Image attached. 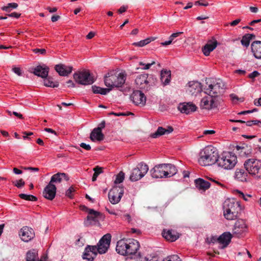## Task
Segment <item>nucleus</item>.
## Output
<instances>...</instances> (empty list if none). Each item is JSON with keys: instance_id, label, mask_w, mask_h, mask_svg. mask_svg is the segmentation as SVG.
Listing matches in <instances>:
<instances>
[{"instance_id": "nucleus-39", "label": "nucleus", "mask_w": 261, "mask_h": 261, "mask_svg": "<svg viewBox=\"0 0 261 261\" xmlns=\"http://www.w3.org/2000/svg\"><path fill=\"white\" fill-rule=\"evenodd\" d=\"M44 85L46 87L55 88L59 86V83L57 81L53 82L50 77L44 80Z\"/></svg>"}, {"instance_id": "nucleus-11", "label": "nucleus", "mask_w": 261, "mask_h": 261, "mask_svg": "<svg viewBox=\"0 0 261 261\" xmlns=\"http://www.w3.org/2000/svg\"><path fill=\"white\" fill-rule=\"evenodd\" d=\"M104 218V216L102 213L94 210H90L89 214L87 217V220L85 221V225L86 226L99 225L100 224L99 222L103 220Z\"/></svg>"}, {"instance_id": "nucleus-6", "label": "nucleus", "mask_w": 261, "mask_h": 261, "mask_svg": "<svg viewBox=\"0 0 261 261\" xmlns=\"http://www.w3.org/2000/svg\"><path fill=\"white\" fill-rule=\"evenodd\" d=\"M206 84L208 87L205 89V93L218 99H221L219 95L223 92L225 88L224 83L221 80L217 79L210 84L207 82Z\"/></svg>"}, {"instance_id": "nucleus-38", "label": "nucleus", "mask_w": 261, "mask_h": 261, "mask_svg": "<svg viewBox=\"0 0 261 261\" xmlns=\"http://www.w3.org/2000/svg\"><path fill=\"white\" fill-rule=\"evenodd\" d=\"M87 252H90L94 258H95L99 253V247L97 246H87Z\"/></svg>"}, {"instance_id": "nucleus-48", "label": "nucleus", "mask_w": 261, "mask_h": 261, "mask_svg": "<svg viewBox=\"0 0 261 261\" xmlns=\"http://www.w3.org/2000/svg\"><path fill=\"white\" fill-rule=\"evenodd\" d=\"M163 261H181L177 255H173L165 258Z\"/></svg>"}, {"instance_id": "nucleus-7", "label": "nucleus", "mask_w": 261, "mask_h": 261, "mask_svg": "<svg viewBox=\"0 0 261 261\" xmlns=\"http://www.w3.org/2000/svg\"><path fill=\"white\" fill-rule=\"evenodd\" d=\"M246 170L257 179L261 178V162L254 159L247 160L244 163Z\"/></svg>"}, {"instance_id": "nucleus-21", "label": "nucleus", "mask_w": 261, "mask_h": 261, "mask_svg": "<svg viewBox=\"0 0 261 261\" xmlns=\"http://www.w3.org/2000/svg\"><path fill=\"white\" fill-rule=\"evenodd\" d=\"M197 107L192 102H183L178 106V109L182 113L190 114L196 111Z\"/></svg>"}, {"instance_id": "nucleus-26", "label": "nucleus", "mask_w": 261, "mask_h": 261, "mask_svg": "<svg viewBox=\"0 0 261 261\" xmlns=\"http://www.w3.org/2000/svg\"><path fill=\"white\" fill-rule=\"evenodd\" d=\"M251 51L254 57L258 59H261V41H253L251 45Z\"/></svg>"}, {"instance_id": "nucleus-29", "label": "nucleus", "mask_w": 261, "mask_h": 261, "mask_svg": "<svg viewBox=\"0 0 261 261\" xmlns=\"http://www.w3.org/2000/svg\"><path fill=\"white\" fill-rule=\"evenodd\" d=\"M105 136L102 131H99V128H94L91 132L90 138L91 141L95 142H100L104 139Z\"/></svg>"}, {"instance_id": "nucleus-28", "label": "nucleus", "mask_w": 261, "mask_h": 261, "mask_svg": "<svg viewBox=\"0 0 261 261\" xmlns=\"http://www.w3.org/2000/svg\"><path fill=\"white\" fill-rule=\"evenodd\" d=\"M48 71V67L39 65L34 68L33 72L35 75L43 79L47 77Z\"/></svg>"}, {"instance_id": "nucleus-34", "label": "nucleus", "mask_w": 261, "mask_h": 261, "mask_svg": "<svg viewBox=\"0 0 261 261\" xmlns=\"http://www.w3.org/2000/svg\"><path fill=\"white\" fill-rule=\"evenodd\" d=\"M237 149L239 155L242 158L248 157L252 153L251 148H237Z\"/></svg>"}, {"instance_id": "nucleus-30", "label": "nucleus", "mask_w": 261, "mask_h": 261, "mask_svg": "<svg viewBox=\"0 0 261 261\" xmlns=\"http://www.w3.org/2000/svg\"><path fill=\"white\" fill-rule=\"evenodd\" d=\"M171 71L167 69H163L161 71L160 79L163 84L165 86L170 82L171 80Z\"/></svg>"}, {"instance_id": "nucleus-62", "label": "nucleus", "mask_w": 261, "mask_h": 261, "mask_svg": "<svg viewBox=\"0 0 261 261\" xmlns=\"http://www.w3.org/2000/svg\"><path fill=\"white\" fill-rule=\"evenodd\" d=\"M240 22H241V19H236V20L232 21V22H231L230 23V25L231 26H235V25H237Z\"/></svg>"}, {"instance_id": "nucleus-1", "label": "nucleus", "mask_w": 261, "mask_h": 261, "mask_svg": "<svg viewBox=\"0 0 261 261\" xmlns=\"http://www.w3.org/2000/svg\"><path fill=\"white\" fill-rule=\"evenodd\" d=\"M140 248L139 242L133 239H122L117 242L116 251L122 255L135 254Z\"/></svg>"}, {"instance_id": "nucleus-12", "label": "nucleus", "mask_w": 261, "mask_h": 261, "mask_svg": "<svg viewBox=\"0 0 261 261\" xmlns=\"http://www.w3.org/2000/svg\"><path fill=\"white\" fill-rule=\"evenodd\" d=\"M124 194V187L122 186H115L109 193V198L111 203L113 204L119 203Z\"/></svg>"}, {"instance_id": "nucleus-63", "label": "nucleus", "mask_w": 261, "mask_h": 261, "mask_svg": "<svg viewBox=\"0 0 261 261\" xmlns=\"http://www.w3.org/2000/svg\"><path fill=\"white\" fill-rule=\"evenodd\" d=\"M12 113L14 115H15L16 117H18V118H19L20 119H23V117L22 115L21 114H20V113H18L17 112L13 111L12 112Z\"/></svg>"}, {"instance_id": "nucleus-27", "label": "nucleus", "mask_w": 261, "mask_h": 261, "mask_svg": "<svg viewBox=\"0 0 261 261\" xmlns=\"http://www.w3.org/2000/svg\"><path fill=\"white\" fill-rule=\"evenodd\" d=\"M64 180H69V176L65 173L58 172L51 177V180L49 182L54 184V183H61Z\"/></svg>"}, {"instance_id": "nucleus-37", "label": "nucleus", "mask_w": 261, "mask_h": 261, "mask_svg": "<svg viewBox=\"0 0 261 261\" xmlns=\"http://www.w3.org/2000/svg\"><path fill=\"white\" fill-rule=\"evenodd\" d=\"M92 89L94 93L102 95H106L111 90V88H103L95 85L92 86Z\"/></svg>"}, {"instance_id": "nucleus-51", "label": "nucleus", "mask_w": 261, "mask_h": 261, "mask_svg": "<svg viewBox=\"0 0 261 261\" xmlns=\"http://www.w3.org/2000/svg\"><path fill=\"white\" fill-rule=\"evenodd\" d=\"M33 51L35 54L44 55L46 53V50L44 48H35L33 49Z\"/></svg>"}, {"instance_id": "nucleus-10", "label": "nucleus", "mask_w": 261, "mask_h": 261, "mask_svg": "<svg viewBox=\"0 0 261 261\" xmlns=\"http://www.w3.org/2000/svg\"><path fill=\"white\" fill-rule=\"evenodd\" d=\"M221 102V99H218L211 95L203 97L200 102V108L202 109L212 110L217 108Z\"/></svg>"}, {"instance_id": "nucleus-44", "label": "nucleus", "mask_w": 261, "mask_h": 261, "mask_svg": "<svg viewBox=\"0 0 261 261\" xmlns=\"http://www.w3.org/2000/svg\"><path fill=\"white\" fill-rule=\"evenodd\" d=\"M18 7V4L15 3H9L7 6H4L2 8V9L3 11L9 12H10L11 8L12 9H16Z\"/></svg>"}, {"instance_id": "nucleus-13", "label": "nucleus", "mask_w": 261, "mask_h": 261, "mask_svg": "<svg viewBox=\"0 0 261 261\" xmlns=\"http://www.w3.org/2000/svg\"><path fill=\"white\" fill-rule=\"evenodd\" d=\"M112 236L110 233L104 235L99 241L97 246L99 247V253H106L110 246Z\"/></svg>"}, {"instance_id": "nucleus-50", "label": "nucleus", "mask_w": 261, "mask_h": 261, "mask_svg": "<svg viewBox=\"0 0 261 261\" xmlns=\"http://www.w3.org/2000/svg\"><path fill=\"white\" fill-rule=\"evenodd\" d=\"M12 183H13L15 187H17L18 188H21L25 185V182L23 181L22 179L16 181H12Z\"/></svg>"}, {"instance_id": "nucleus-55", "label": "nucleus", "mask_w": 261, "mask_h": 261, "mask_svg": "<svg viewBox=\"0 0 261 261\" xmlns=\"http://www.w3.org/2000/svg\"><path fill=\"white\" fill-rule=\"evenodd\" d=\"M183 33V32H177V33H173L169 37V39H171L172 41L173 40V39L176 38V37H178L180 35L182 34Z\"/></svg>"}, {"instance_id": "nucleus-46", "label": "nucleus", "mask_w": 261, "mask_h": 261, "mask_svg": "<svg viewBox=\"0 0 261 261\" xmlns=\"http://www.w3.org/2000/svg\"><path fill=\"white\" fill-rule=\"evenodd\" d=\"M125 178V173L123 171H121L117 175L116 179L115 180V183L116 184H120L122 182Z\"/></svg>"}, {"instance_id": "nucleus-42", "label": "nucleus", "mask_w": 261, "mask_h": 261, "mask_svg": "<svg viewBox=\"0 0 261 261\" xmlns=\"http://www.w3.org/2000/svg\"><path fill=\"white\" fill-rule=\"evenodd\" d=\"M93 170L94 171V173L92 177V181H95L97 180V177L98 175L102 173L103 172V168L96 166L93 169Z\"/></svg>"}, {"instance_id": "nucleus-16", "label": "nucleus", "mask_w": 261, "mask_h": 261, "mask_svg": "<svg viewBox=\"0 0 261 261\" xmlns=\"http://www.w3.org/2000/svg\"><path fill=\"white\" fill-rule=\"evenodd\" d=\"M247 229V226L245 221L243 219H240L237 221L234 224L233 229V233L237 237H240Z\"/></svg>"}, {"instance_id": "nucleus-60", "label": "nucleus", "mask_w": 261, "mask_h": 261, "mask_svg": "<svg viewBox=\"0 0 261 261\" xmlns=\"http://www.w3.org/2000/svg\"><path fill=\"white\" fill-rule=\"evenodd\" d=\"M105 121H102L98 126L97 127H96V128H99V131H102V129L105 128Z\"/></svg>"}, {"instance_id": "nucleus-52", "label": "nucleus", "mask_w": 261, "mask_h": 261, "mask_svg": "<svg viewBox=\"0 0 261 261\" xmlns=\"http://www.w3.org/2000/svg\"><path fill=\"white\" fill-rule=\"evenodd\" d=\"M236 193L238 194V196L240 197L243 198L244 200H245V201L248 200V198H247L248 197H250V195H248L247 196H245L243 192H242L239 190H237Z\"/></svg>"}, {"instance_id": "nucleus-22", "label": "nucleus", "mask_w": 261, "mask_h": 261, "mask_svg": "<svg viewBox=\"0 0 261 261\" xmlns=\"http://www.w3.org/2000/svg\"><path fill=\"white\" fill-rule=\"evenodd\" d=\"M173 131V128L171 126H168L167 129L160 126L154 133H151L150 136L152 138H157L163 135H168Z\"/></svg>"}, {"instance_id": "nucleus-40", "label": "nucleus", "mask_w": 261, "mask_h": 261, "mask_svg": "<svg viewBox=\"0 0 261 261\" xmlns=\"http://www.w3.org/2000/svg\"><path fill=\"white\" fill-rule=\"evenodd\" d=\"M137 261H158V257L156 256H153L150 257H143L141 253H139Z\"/></svg>"}, {"instance_id": "nucleus-23", "label": "nucleus", "mask_w": 261, "mask_h": 261, "mask_svg": "<svg viewBox=\"0 0 261 261\" xmlns=\"http://www.w3.org/2000/svg\"><path fill=\"white\" fill-rule=\"evenodd\" d=\"M218 42L215 39L209 40L202 48L203 54L206 56H209L210 53L216 48Z\"/></svg>"}, {"instance_id": "nucleus-33", "label": "nucleus", "mask_w": 261, "mask_h": 261, "mask_svg": "<svg viewBox=\"0 0 261 261\" xmlns=\"http://www.w3.org/2000/svg\"><path fill=\"white\" fill-rule=\"evenodd\" d=\"M165 164V169L166 172V174H167V178L171 177L175 174H176L177 172V169H176L175 166L172 164Z\"/></svg>"}, {"instance_id": "nucleus-24", "label": "nucleus", "mask_w": 261, "mask_h": 261, "mask_svg": "<svg viewBox=\"0 0 261 261\" xmlns=\"http://www.w3.org/2000/svg\"><path fill=\"white\" fill-rule=\"evenodd\" d=\"M56 71L61 76H67L72 70V66H67L64 64H58L55 66Z\"/></svg>"}, {"instance_id": "nucleus-43", "label": "nucleus", "mask_w": 261, "mask_h": 261, "mask_svg": "<svg viewBox=\"0 0 261 261\" xmlns=\"http://www.w3.org/2000/svg\"><path fill=\"white\" fill-rule=\"evenodd\" d=\"M151 40H152L150 38H148L139 42H134L133 45L136 46L143 47L150 43Z\"/></svg>"}, {"instance_id": "nucleus-35", "label": "nucleus", "mask_w": 261, "mask_h": 261, "mask_svg": "<svg viewBox=\"0 0 261 261\" xmlns=\"http://www.w3.org/2000/svg\"><path fill=\"white\" fill-rule=\"evenodd\" d=\"M38 254L35 249H32L27 253V261H38Z\"/></svg>"}, {"instance_id": "nucleus-17", "label": "nucleus", "mask_w": 261, "mask_h": 261, "mask_svg": "<svg viewBox=\"0 0 261 261\" xmlns=\"http://www.w3.org/2000/svg\"><path fill=\"white\" fill-rule=\"evenodd\" d=\"M19 235L22 241L25 242L31 241L35 236L34 231L28 226L21 228L20 231H19Z\"/></svg>"}, {"instance_id": "nucleus-45", "label": "nucleus", "mask_w": 261, "mask_h": 261, "mask_svg": "<svg viewBox=\"0 0 261 261\" xmlns=\"http://www.w3.org/2000/svg\"><path fill=\"white\" fill-rule=\"evenodd\" d=\"M83 258V259H87L88 261H93L95 259L90 252H87V247L85 248Z\"/></svg>"}, {"instance_id": "nucleus-56", "label": "nucleus", "mask_w": 261, "mask_h": 261, "mask_svg": "<svg viewBox=\"0 0 261 261\" xmlns=\"http://www.w3.org/2000/svg\"><path fill=\"white\" fill-rule=\"evenodd\" d=\"M183 33V32H177V33H173L169 37V39H171L172 41L173 40V39L176 38V37H178L180 35L182 34Z\"/></svg>"}, {"instance_id": "nucleus-36", "label": "nucleus", "mask_w": 261, "mask_h": 261, "mask_svg": "<svg viewBox=\"0 0 261 261\" xmlns=\"http://www.w3.org/2000/svg\"><path fill=\"white\" fill-rule=\"evenodd\" d=\"M236 178L241 181L246 180L247 173L243 169H237L235 174Z\"/></svg>"}, {"instance_id": "nucleus-49", "label": "nucleus", "mask_w": 261, "mask_h": 261, "mask_svg": "<svg viewBox=\"0 0 261 261\" xmlns=\"http://www.w3.org/2000/svg\"><path fill=\"white\" fill-rule=\"evenodd\" d=\"M155 64V61H152V62H151V63H147V64H145L143 62H140L139 63V65L144 66V67H143L142 68L143 70H147V69H149L152 65H153Z\"/></svg>"}, {"instance_id": "nucleus-57", "label": "nucleus", "mask_w": 261, "mask_h": 261, "mask_svg": "<svg viewBox=\"0 0 261 261\" xmlns=\"http://www.w3.org/2000/svg\"><path fill=\"white\" fill-rule=\"evenodd\" d=\"M13 71L19 76L21 75V70L19 67H14L12 68Z\"/></svg>"}, {"instance_id": "nucleus-41", "label": "nucleus", "mask_w": 261, "mask_h": 261, "mask_svg": "<svg viewBox=\"0 0 261 261\" xmlns=\"http://www.w3.org/2000/svg\"><path fill=\"white\" fill-rule=\"evenodd\" d=\"M19 198H21V199L28 201H35L37 200V198L35 197L34 195H27L25 194H20L19 195Z\"/></svg>"}, {"instance_id": "nucleus-3", "label": "nucleus", "mask_w": 261, "mask_h": 261, "mask_svg": "<svg viewBox=\"0 0 261 261\" xmlns=\"http://www.w3.org/2000/svg\"><path fill=\"white\" fill-rule=\"evenodd\" d=\"M224 216L228 220H236L241 211L240 203L234 199H227L223 205Z\"/></svg>"}, {"instance_id": "nucleus-64", "label": "nucleus", "mask_w": 261, "mask_h": 261, "mask_svg": "<svg viewBox=\"0 0 261 261\" xmlns=\"http://www.w3.org/2000/svg\"><path fill=\"white\" fill-rule=\"evenodd\" d=\"M60 18V16L59 15H53L51 18V20L53 22H56L58 21Z\"/></svg>"}, {"instance_id": "nucleus-61", "label": "nucleus", "mask_w": 261, "mask_h": 261, "mask_svg": "<svg viewBox=\"0 0 261 261\" xmlns=\"http://www.w3.org/2000/svg\"><path fill=\"white\" fill-rule=\"evenodd\" d=\"M67 84V86L68 87H69V88H73L75 87V84H74V83L73 82V81L72 80H68L67 82H66Z\"/></svg>"}, {"instance_id": "nucleus-31", "label": "nucleus", "mask_w": 261, "mask_h": 261, "mask_svg": "<svg viewBox=\"0 0 261 261\" xmlns=\"http://www.w3.org/2000/svg\"><path fill=\"white\" fill-rule=\"evenodd\" d=\"M162 234L163 237L166 240H169L171 242L175 241L179 238V234L172 230H168L167 231L164 230Z\"/></svg>"}, {"instance_id": "nucleus-54", "label": "nucleus", "mask_w": 261, "mask_h": 261, "mask_svg": "<svg viewBox=\"0 0 261 261\" xmlns=\"http://www.w3.org/2000/svg\"><path fill=\"white\" fill-rule=\"evenodd\" d=\"M259 74V73L257 71H254L248 75V77L251 79H253L255 77L258 76Z\"/></svg>"}, {"instance_id": "nucleus-4", "label": "nucleus", "mask_w": 261, "mask_h": 261, "mask_svg": "<svg viewBox=\"0 0 261 261\" xmlns=\"http://www.w3.org/2000/svg\"><path fill=\"white\" fill-rule=\"evenodd\" d=\"M126 79V74L125 72L117 74L113 71L104 76V82L106 86L112 90L114 87H121L125 83Z\"/></svg>"}, {"instance_id": "nucleus-18", "label": "nucleus", "mask_w": 261, "mask_h": 261, "mask_svg": "<svg viewBox=\"0 0 261 261\" xmlns=\"http://www.w3.org/2000/svg\"><path fill=\"white\" fill-rule=\"evenodd\" d=\"M165 164H161L154 166L151 169L150 173L153 178H167L165 169Z\"/></svg>"}, {"instance_id": "nucleus-19", "label": "nucleus", "mask_w": 261, "mask_h": 261, "mask_svg": "<svg viewBox=\"0 0 261 261\" xmlns=\"http://www.w3.org/2000/svg\"><path fill=\"white\" fill-rule=\"evenodd\" d=\"M57 193V187L54 184L49 182L48 185L44 188L43 191V196L50 200H53L56 197Z\"/></svg>"}, {"instance_id": "nucleus-14", "label": "nucleus", "mask_w": 261, "mask_h": 261, "mask_svg": "<svg viewBox=\"0 0 261 261\" xmlns=\"http://www.w3.org/2000/svg\"><path fill=\"white\" fill-rule=\"evenodd\" d=\"M130 99L136 105L144 106L146 101V97L144 94L140 90H136L130 96Z\"/></svg>"}, {"instance_id": "nucleus-8", "label": "nucleus", "mask_w": 261, "mask_h": 261, "mask_svg": "<svg viewBox=\"0 0 261 261\" xmlns=\"http://www.w3.org/2000/svg\"><path fill=\"white\" fill-rule=\"evenodd\" d=\"M73 79L78 84L83 85H91L95 80L88 70L77 71L74 73Z\"/></svg>"}, {"instance_id": "nucleus-2", "label": "nucleus", "mask_w": 261, "mask_h": 261, "mask_svg": "<svg viewBox=\"0 0 261 261\" xmlns=\"http://www.w3.org/2000/svg\"><path fill=\"white\" fill-rule=\"evenodd\" d=\"M199 164L204 166L217 163L219 154L217 148H203L199 153Z\"/></svg>"}, {"instance_id": "nucleus-5", "label": "nucleus", "mask_w": 261, "mask_h": 261, "mask_svg": "<svg viewBox=\"0 0 261 261\" xmlns=\"http://www.w3.org/2000/svg\"><path fill=\"white\" fill-rule=\"evenodd\" d=\"M238 162L237 157L234 153L230 152H223L219 156L217 164L219 167L226 169H233Z\"/></svg>"}, {"instance_id": "nucleus-9", "label": "nucleus", "mask_w": 261, "mask_h": 261, "mask_svg": "<svg viewBox=\"0 0 261 261\" xmlns=\"http://www.w3.org/2000/svg\"><path fill=\"white\" fill-rule=\"evenodd\" d=\"M149 170L148 166L143 163H139L136 168H134L130 176V180L132 181H136L143 177Z\"/></svg>"}, {"instance_id": "nucleus-15", "label": "nucleus", "mask_w": 261, "mask_h": 261, "mask_svg": "<svg viewBox=\"0 0 261 261\" xmlns=\"http://www.w3.org/2000/svg\"><path fill=\"white\" fill-rule=\"evenodd\" d=\"M232 238V235L229 232L223 233L217 239L218 248L221 249L226 248L230 244Z\"/></svg>"}, {"instance_id": "nucleus-47", "label": "nucleus", "mask_w": 261, "mask_h": 261, "mask_svg": "<svg viewBox=\"0 0 261 261\" xmlns=\"http://www.w3.org/2000/svg\"><path fill=\"white\" fill-rule=\"evenodd\" d=\"M250 42V40L248 36H247L246 34L243 36L242 39L241 41V44L246 47L249 45Z\"/></svg>"}, {"instance_id": "nucleus-25", "label": "nucleus", "mask_w": 261, "mask_h": 261, "mask_svg": "<svg viewBox=\"0 0 261 261\" xmlns=\"http://www.w3.org/2000/svg\"><path fill=\"white\" fill-rule=\"evenodd\" d=\"M148 74L147 73H143L137 76L135 80L136 84L141 88L145 89L146 85L149 83L147 80Z\"/></svg>"}, {"instance_id": "nucleus-58", "label": "nucleus", "mask_w": 261, "mask_h": 261, "mask_svg": "<svg viewBox=\"0 0 261 261\" xmlns=\"http://www.w3.org/2000/svg\"><path fill=\"white\" fill-rule=\"evenodd\" d=\"M20 15H21L20 13H18L15 12H13L11 14H8V16L9 17H15L16 18H19L20 16Z\"/></svg>"}, {"instance_id": "nucleus-20", "label": "nucleus", "mask_w": 261, "mask_h": 261, "mask_svg": "<svg viewBox=\"0 0 261 261\" xmlns=\"http://www.w3.org/2000/svg\"><path fill=\"white\" fill-rule=\"evenodd\" d=\"M187 91L190 94L194 95L200 93L202 90L201 84L198 81H190L187 86Z\"/></svg>"}, {"instance_id": "nucleus-32", "label": "nucleus", "mask_w": 261, "mask_h": 261, "mask_svg": "<svg viewBox=\"0 0 261 261\" xmlns=\"http://www.w3.org/2000/svg\"><path fill=\"white\" fill-rule=\"evenodd\" d=\"M196 187L199 190L205 191L210 188L211 184L203 179L198 178L195 181Z\"/></svg>"}, {"instance_id": "nucleus-59", "label": "nucleus", "mask_w": 261, "mask_h": 261, "mask_svg": "<svg viewBox=\"0 0 261 261\" xmlns=\"http://www.w3.org/2000/svg\"><path fill=\"white\" fill-rule=\"evenodd\" d=\"M22 133L24 135L23 136V138L24 139H29V137H28L29 136L33 135V133H32V132H23Z\"/></svg>"}, {"instance_id": "nucleus-53", "label": "nucleus", "mask_w": 261, "mask_h": 261, "mask_svg": "<svg viewBox=\"0 0 261 261\" xmlns=\"http://www.w3.org/2000/svg\"><path fill=\"white\" fill-rule=\"evenodd\" d=\"M73 191H75L74 188L73 187H70L69 189H67L66 192H65V195L71 198L72 197V195H71V194Z\"/></svg>"}]
</instances>
